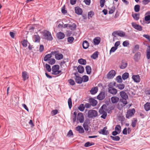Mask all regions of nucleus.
I'll list each match as a JSON object with an SVG mask.
<instances>
[{"label": "nucleus", "instance_id": "obj_1", "mask_svg": "<svg viewBox=\"0 0 150 150\" xmlns=\"http://www.w3.org/2000/svg\"><path fill=\"white\" fill-rule=\"evenodd\" d=\"M120 95L121 97L120 101L123 103V106H125L127 103V99L128 97L127 94L124 91H121L120 92Z\"/></svg>", "mask_w": 150, "mask_h": 150}, {"label": "nucleus", "instance_id": "obj_2", "mask_svg": "<svg viewBox=\"0 0 150 150\" xmlns=\"http://www.w3.org/2000/svg\"><path fill=\"white\" fill-rule=\"evenodd\" d=\"M59 67L58 65H55L53 66L52 68V74L57 75V76H59V73L62 72L61 70H59Z\"/></svg>", "mask_w": 150, "mask_h": 150}, {"label": "nucleus", "instance_id": "obj_3", "mask_svg": "<svg viewBox=\"0 0 150 150\" xmlns=\"http://www.w3.org/2000/svg\"><path fill=\"white\" fill-rule=\"evenodd\" d=\"M98 115V113L97 111L91 110H89L87 113V116L89 118H94L96 117Z\"/></svg>", "mask_w": 150, "mask_h": 150}, {"label": "nucleus", "instance_id": "obj_4", "mask_svg": "<svg viewBox=\"0 0 150 150\" xmlns=\"http://www.w3.org/2000/svg\"><path fill=\"white\" fill-rule=\"evenodd\" d=\"M112 35L114 37H116L117 35L120 37H123L125 36V33L121 30H116L113 32Z\"/></svg>", "mask_w": 150, "mask_h": 150}, {"label": "nucleus", "instance_id": "obj_5", "mask_svg": "<svg viewBox=\"0 0 150 150\" xmlns=\"http://www.w3.org/2000/svg\"><path fill=\"white\" fill-rule=\"evenodd\" d=\"M43 36L44 39L48 40L51 41L53 39L51 33L48 31H46L43 33Z\"/></svg>", "mask_w": 150, "mask_h": 150}, {"label": "nucleus", "instance_id": "obj_6", "mask_svg": "<svg viewBox=\"0 0 150 150\" xmlns=\"http://www.w3.org/2000/svg\"><path fill=\"white\" fill-rule=\"evenodd\" d=\"M135 110L134 108L129 109L127 112L126 117L127 118H129L133 116L135 112Z\"/></svg>", "mask_w": 150, "mask_h": 150}, {"label": "nucleus", "instance_id": "obj_7", "mask_svg": "<svg viewBox=\"0 0 150 150\" xmlns=\"http://www.w3.org/2000/svg\"><path fill=\"white\" fill-rule=\"evenodd\" d=\"M74 79L75 82L78 84H81L83 82L82 78L79 76V74L77 72L74 73Z\"/></svg>", "mask_w": 150, "mask_h": 150}, {"label": "nucleus", "instance_id": "obj_8", "mask_svg": "<svg viewBox=\"0 0 150 150\" xmlns=\"http://www.w3.org/2000/svg\"><path fill=\"white\" fill-rule=\"evenodd\" d=\"M116 74L115 70H112L110 71L107 74V78L108 79H112L113 78Z\"/></svg>", "mask_w": 150, "mask_h": 150}, {"label": "nucleus", "instance_id": "obj_9", "mask_svg": "<svg viewBox=\"0 0 150 150\" xmlns=\"http://www.w3.org/2000/svg\"><path fill=\"white\" fill-rule=\"evenodd\" d=\"M77 120L79 121L80 123H83L84 121V117L82 113L79 112L78 114Z\"/></svg>", "mask_w": 150, "mask_h": 150}, {"label": "nucleus", "instance_id": "obj_10", "mask_svg": "<svg viewBox=\"0 0 150 150\" xmlns=\"http://www.w3.org/2000/svg\"><path fill=\"white\" fill-rule=\"evenodd\" d=\"M131 24L132 26L134 29L140 31L142 30V27L139 25L135 23L132 22Z\"/></svg>", "mask_w": 150, "mask_h": 150}, {"label": "nucleus", "instance_id": "obj_11", "mask_svg": "<svg viewBox=\"0 0 150 150\" xmlns=\"http://www.w3.org/2000/svg\"><path fill=\"white\" fill-rule=\"evenodd\" d=\"M107 127H105L103 129H100L99 131V134L103 135H107L109 134V132L108 130H107Z\"/></svg>", "mask_w": 150, "mask_h": 150}, {"label": "nucleus", "instance_id": "obj_12", "mask_svg": "<svg viewBox=\"0 0 150 150\" xmlns=\"http://www.w3.org/2000/svg\"><path fill=\"white\" fill-rule=\"evenodd\" d=\"M33 39L34 42H38L40 41V38L37 33H36L33 35Z\"/></svg>", "mask_w": 150, "mask_h": 150}, {"label": "nucleus", "instance_id": "obj_13", "mask_svg": "<svg viewBox=\"0 0 150 150\" xmlns=\"http://www.w3.org/2000/svg\"><path fill=\"white\" fill-rule=\"evenodd\" d=\"M134 81L136 83H139L140 81V79L139 75H133L132 77Z\"/></svg>", "mask_w": 150, "mask_h": 150}, {"label": "nucleus", "instance_id": "obj_14", "mask_svg": "<svg viewBox=\"0 0 150 150\" xmlns=\"http://www.w3.org/2000/svg\"><path fill=\"white\" fill-rule=\"evenodd\" d=\"M56 36L58 39H62L64 38L65 35L63 33L60 32L56 34Z\"/></svg>", "mask_w": 150, "mask_h": 150}, {"label": "nucleus", "instance_id": "obj_15", "mask_svg": "<svg viewBox=\"0 0 150 150\" xmlns=\"http://www.w3.org/2000/svg\"><path fill=\"white\" fill-rule=\"evenodd\" d=\"M105 97V92H101L97 96V98L100 100H102L104 99Z\"/></svg>", "mask_w": 150, "mask_h": 150}, {"label": "nucleus", "instance_id": "obj_16", "mask_svg": "<svg viewBox=\"0 0 150 150\" xmlns=\"http://www.w3.org/2000/svg\"><path fill=\"white\" fill-rule=\"evenodd\" d=\"M141 54L139 52H137L134 56V59L136 62H137L140 59Z\"/></svg>", "mask_w": 150, "mask_h": 150}, {"label": "nucleus", "instance_id": "obj_17", "mask_svg": "<svg viewBox=\"0 0 150 150\" xmlns=\"http://www.w3.org/2000/svg\"><path fill=\"white\" fill-rule=\"evenodd\" d=\"M75 13L78 15H81L83 13L82 10L78 7L75 8Z\"/></svg>", "mask_w": 150, "mask_h": 150}, {"label": "nucleus", "instance_id": "obj_18", "mask_svg": "<svg viewBox=\"0 0 150 150\" xmlns=\"http://www.w3.org/2000/svg\"><path fill=\"white\" fill-rule=\"evenodd\" d=\"M22 76L23 81H25L29 78V75L28 73L25 71L23 72L22 73Z\"/></svg>", "mask_w": 150, "mask_h": 150}, {"label": "nucleus", "instance_id": "obj_19", "mask_svg": "<svg viewBox=\"0 0 150 150\" xmlns=\"http://www.w3.org/2000/svg\"><path fill=\"white\" fill-rule=\"evenodd\" d=\"M75 129L80 133H83L84 132L83 128L81 126H78L76 127L75 128Z\"/></svg>", "mask_w": 150, "mask_h": 150}, {"label": "nucleus", "instance_id": "obj_20", "mask_svg": "<svg viewBox=\"0 0 150 150\" xmlns=\"http://www.w3.org/2000/svg\"><path fill=\"white\" fill-rule=\"evenodd\" d=\"M119 100V98L116 96L112 97L111 98V101L113 104L116 103Z\"/></svg>", "mask_w": 150, "mask_h": 150}, {"label": "nucleus", "instance_id": "obj_21", "mask_svg": "<svg viewBox=\"0 0 150 150\" xmlns=\"http://www.w3.org/2000/svg\"><path fill=\"white\" fill-rule=\"evenodd\" d=\"M108 91L109 93L113 95H115L117 92V90L114 88L108 89Z\"/></svg>", "mask_w": 150, "mask_h": 150}, {"label": "nucleus", "instance_id": "obj_22", "mask_svg": "<svg viewBox=\"0 0 150 150\" xmlns=\"http://www.w3.org/2000/svg\"><path fill=\"white\" fill-rule=\"evenodd\" d=\"M89 102L91 105L95 106L97 104V101L95 99L93 98L90 99Z\"/></svg>", "mask_w": 150, "mask_h": 150}, {"label": "nucleus", "instance_id": "obj_23", "mask_svg": "<svg viewBox=\"0 0 150 150\" xmlns=\"http://www.w3.org/2000/svg\"><path fill=\"white\" fill-rule=\"evenodd\" d=\"M100 38L99 37L95 38L93 40V42L95 45H98L100 42Z\"/></svg>", "mask_w": 150, "mask_h": 150}, {"label": "nucleus", "instance_id": "obj_24", "mask_svg": "<svg viewBox=\"0 0 150 150\" xmlns=\"http://www.w3.org/2000/svg\"><path fill=\"white\" fill-rule=\"evenodd\" d=\"M146 57L148 59H150V46H148L146 49Z\"/></svg>", "mask_w": 150, "mask_h": 150}, {"label": "nucleus", "instance_id": "obj_25", "mask_svg": "<svg viewBox=\"0 0 150 150\" xmlns=\"http://www.w3.org/2000/svg\"><path fill=\"white\" fill-rule=\"evenodd\" d=\"M98 91L97 87H95L92 88L90 91V93L92 95H94L97 93Z\"/></svg>", "mask_w": 150, "mask_h": 150}, {"label": "nucleus", "instance_id": "obj_26", "mask_svg": "<svg viewBox=\"0 0 150 150\" xmlns=\"http://www.w3.org/2000/svg\"><path fill=\"white\" fill-rule=\"evenodd\" d=\"M127 62L122 61L121 62V63L120 67L121 69H124L127 67Z\"/></svg>", "mask_w": 150, "mask_h": 150}, {"label": "nucleus", "instance_id": "obj_27", "mask_svg": "<svg viewBox=\"0 0 150 150\" xmlns=\"http://www.w3.org/2000/svg\"><path fill=\"white\" fill-rule=\"evenodd\" d=\"M78 71L80 73L82 74L84 71V69L83 66L81 65H79L77 67Z\"/></svg>", "mask_w": 150, "mask_h": 150}, {"label": "nucleus", "instance_id": "obj_28", "mask_svg": "<svg viewBox=\"0 0 150 150\" xmlns=\"http://www.w3.org/2000/svg\"><path fill=\"white\" fill-rule=\"evenodd\" d=\"M55 57L57 60H60L63 58V55L61 53H57L55 55Z\"/></svg>", "mask_w": 150, "mask_h": 150}, {"label": "nucleus", "instance_id": "obj_29", "mask_svg": "<svg viewBox=\"0 0 150 150\" xmlns=\"http://www.w3.org/2000/svg\"><path fill=\"white\" fill-rule=\"evenodd\" d=\"M144 20L146 21H148L150 20V12H148L145 14Z\"/></svg>", "mask_w": 150, "mask_h": 150}, {"label": "nucleus", "instance_id": "obj_30", "mask_svg": "<svg viewBox=\"0 0 150 150\" xmlns=\"http://www.w3.org/2000/svg\"><path fill=\"white\" fill-rule=\"evenodd\" d=\"M89 46V43L86 40H84L83 42V49H86Z\"/></svg>", "mask_w": 150, "mask_h": 150}, {"label": "nucleus", "instance_id": "obj_31", "mask_svg": "<svg viewBox=\"0 0 150 150\" xmlns=\"http://www.w3.org/2000/svg\"><path fill=\"white\" fill-rule=\"evenodd\" d=\"M86 73L88 74H90L91 72V68L89 66H87L85 68Z\"/></svg>", "mask_w": 150, "mask_h": 150}, {"label": "nucleus", "instance_id": "obj_32", "mask_svg": "<svg viewBox=\"0 0 150 150\" xmlns=\"http://www.w3.org/2000/svg\"><path fill=\"white\" fill-rule=\"evenodd\" d=\"M144 108L146 111L150 110V103H147L144 105Z\"/></svg>", "mask_w": 150, "mask_h": 150}, {"label": "nucleus", "instance_id": "obj_33", "mask_svg": "<svg viewBox=\"0 0 150 150\" xmlns=\"http://www.w3.org/2000/svg\"><path fill=\"white\" fill-rule=\"evenodd\" d=\"M132 16L135 20L137 21L139 19V14L137 13L132 14Z\"/></svg>", "mask_w": 150, "mask_h": 150}, {"label": "nucleus", "instance_id": "obj_34", "mask_svg": "<svg viewBox=\"0 0 150 150\" xmlns=\"http://www.w3.org/2000/svg\"><path fill=\"white\" fill-rule=\"evenodd\" d=\"M116 87L118 89L122 90L125 88V85L123 83L119 84L116 85Z\"/></svg>", "mask_w": 150, "mask_h": 150}, {"label": "nucleus", "instance_id": "obj_35", "mask_svg": "<svg viewBox=\"0 0 150 150\" xmlns=\"http://www.w3.org/2000/svg\"><path fill=\"white\" fill-rule=\"evenodd\" d=\"M52 57V55L49 54H48L45 55L44 58V60L45 61H49L50 58Z\"/></svg>", "mask_w": 150, "mask_h": 150}, {"label": "nucleus", "instance_id": "obj_36", "mask_svg": "<svg viewBox=\"0 0 150 150\" xmlns=\"http://www.w3.org/2000/svg\"><path fill=\"white\" fill-rule=\"evenodd\" d=\"M78 62L80 64L82 65H85L86 63V60L82 59H79Z\"/></svg>", "mask_w": 150, "mask_h": 150}, {"label": "nucleus", "instance_id": "obj_37", "mask_svg": "<svg viewBox=\"0 0 150 150\" xmlns=\"http://www.w3.org/2000/svg\"><path fill=\"white\" fill-rule=\"evenodd\" d=\"M110 137L112 140L114 141H118L120 140V138L118 136L114 137L110 136Z\"/></svg>", "mask_w": 150, "mask_h": 150}, {"label": "nucleus", "instance_id": "obj_38", "mask_svg": "<svg viewBox=\"0 0 150 150\" xmlns=\"http://www.w3.org/2000/svg\"><path fill=\"white\" fill-rule=\"evenodd\" d=\"M116 83L115 82H111L108 85V89L113 88V87L115 86Z\"/></svg>", "mask_w": 150, "mask_h": 150}, {"label": "nucleus", "instance_id": "obj_39", "mask_svg": "<svg viewBox=\"0 0 150 150\" xmlns=\"http://www.w3.org/2000/svg\"><path fill=\"white\" fill-rule=\"evenodd\" d=\"M129 76V74L127 72H125L123 74L122 76V79L124 80L126 79L127 78H128Z\"/></svg>", "mask_w": 150, "mask_h": 150}, {"label": "nucleus", "instance_id": "obj_40", "mask_svg": "<svg viewBox=\"0 0 150 150\" xmlns=\"http://www.w3.org/2000/svg\"><path fill=\"white\" fill-rule=\"evenodd\" d=\"M115 131L120 133L121 131V127L120 125H117L115 128Z\"/></svg>", "mask_w": 150, "mask_h": 150}, {"label": "nucleus", "instance_id": "obj_41", "mask_svg": "<svg viewBox=\"0 0 150 150\" xmlns=\"http://www.w3.org/2000/svg\"><path fill=\"white\" fill-rule=\"evenodd\" d=\"M78 109L81 111H83L85 109V106L83 104H80L78 107Z\"/></svg>", "mask_w": 150, "mask_h": 150}, {"label": "nucleus", "instance_id": "obj_42", "mask_svg": "<svg viewBox=\"0 0 150 150\" xmlns=\"http://www.w3.org/2000/svg\"><path fill=\"white\" fill-rule=\"evenodd\" d=\"M140 6L139 5H136L134 7V10L135 12H138L140 10Z\"/></svg>", "mask_w": 150, "mask_h": 150}, {"label": "nucleus", "instance_id": "obj_43", "mask_svg": "<svg viewBox=\"0 0 150 150\" xmlns=\"http://www.w3.org/2000/svg\"><path fill=\"white\" fill-rule=\"evenodd\" d=\"M98 52L96 51L91 56V57L93 59H95L98 57Z\"/></svg>", "mask_w": 150, "mask_h": 150}, {"label": "nucleus", "instance_id": "obj_44", "mask_svg": "<svg viewBox=\"0 0 150 150\" xmlns=\"http://www.w3.org/2000/svg\"><path fill=\"white\" fill-rule=\"evenodd\" d=\"M83 81L84 82H86L88 80V77L86 75H84L83 76Z\"/></svg>", "mask_w": 150, "mask_h": 150}, {"label": "nucleus", "instance_id": "obj_45", "mask_svg": "<svg viewBox=\"0 0 150 150\" xmlns=\"http://www.w3.org/2000/svg\"><path fill=\"white\" fill-rule=\"evenodd\" d=\"M28 42L27 40H23L21 42L22 45L24 47H26L27 46Z\"/></svg>", "mask_w": 150, "mask_h": 150}, {"label": "nucleus", "instance_id": "obj_46", "mask_svg": "<svg viewBox=\"0 0 150 150\" xmlns=\"http://www.w3.org/2000/svg\"><path fill=\"white\" fill-rule=\"evenodd\" d=\"M69 107L70 109L72 106V103L71 101V98H69L68 99V101Z\"/></svg>", "mask_w": 150, "mask_h": 150}, {"label": "nucleus", "instance_id": "obj_47", "mask_svg": "<svg viewBox=\"0 0 150 150\" xmlns=\"http://www.w3.org/2000/svg\"><path fill=\"white\" fill-rule=\"evenodd\" d=\"M55 60L54 59L52 58L48 61V63L50 65H53L55 63Z\"/></svg>", "mask_w": 150, "mask_h": 150}, {"label": "nucleus", "instance_id": "obj_48", "mask_svg": "<svg viewBox=\"0 0 150 150\" xmlns=\"http://www.w3.org/2000/svg\"><path fill=\"white\" fill-rule=\"evenodd\" d=\"M94 15V13L92 11H90L88 13V18L90 19L91 18L92 16Z\"/></svg>", "mask_w": 150, "mask_h": 150}, {"label": "nucleus", "instance_id": "obj_49", "mask_svg": "<svg viewBox=\"0 0 150 150\" xmlns=\"http://www.w3.org/2000/svg\"><path fill=\"white\" fill-rule=\"evenodd\" d=\"M76 25L75 23H73L69 25V27L71 29L73 30L76 28Z\"/></svg>", "mask_w": 150, "mask_h": 150}, {"label": "nucleus", "instance_id": "obj_50", "mask_svg": "<svg viewBox=\"0 0 150 150\" xmlns=\"http://www.w3.org/2000/svg\"><path fill=\"white\" fill-rule=\"evenodd\" d=\"M116 80L117 82L120 83L122 82V79L120 76H118L116 77Z\"/></svg>", "mask_w": 150, "mask_h": 150}, {"label": "nucleus", "instance_id": "obj_51", "mask_svg": "<svg viewBox=\"0 0 150 150\" xmlns=\"http://www.w3.org/2000/svg\"><path fill=\"white\" fill-rule=\"evenodd\" d=\"M45 66L48 72H50L51 70L50 66L47 64H46Z\"/></svg>", "mask_w": 150, "mask_h": 150}, {"label": "nucleus", "instance_id": "obj_52", "mask_svg": "<svg viewBox=\"0 0 150 150\" xmlns=\"http://www.w3.org/2000/svg\"><path fill=\"white\" fill-rule=\"evenodd\" d=\"M129 45V42L128 41L126 40L123 42L122 45L125 47H127Z\"/></svg>", "mask_w": 150, "mask_h": 150}, {"label": "nucleus", "instance_id": "obj_53", "mask_svg": "<svg viewBox=\"0 0 150 150\" xmlns=\"http://www.w3.org/2000/svg\"><path fill=\"white\" fill-rule=\"evenodd\" d=\"M94 144V143L91 144L89 142H87L84 144V146L85 147H88L92 145H93Z\"/></svg>", "mask_w": 150, "mask_h": 150}, {"label": "nucleus", "instance_id": "obj_54", "mask_svg": "<svg viewBox=\"0 0 150 150\" xmlns=\"http://www.w3.org/2000/svg\"><path fill=\"white\" fill-rule=\"evenodd\" d=\"M68 82L72 86H74L75 84V81L72 79H70L69 80Z\"/></svg>", "mask_w": 150, "mask_h": 150}, {"label": "nucleus", "instance_id": "obj_55", "mask_svg": "<svg viewBox=\"0 0 150 150\" xmlns=\"http://www.w3.org/2000/svg\"><path fill=\"white\" fill-rule=\"evenodd\" d=\"M74 39V38L72 37H69L67 38L68 41L70 43H71L73 42Z\"/></svg>", "mask_w": 150, "mask_h": 150}, {"label": "nucleus", "instance_id": "obj_56", "mask_svg": "<svg viewBox=\"0 0 150 150\" xmlns=\"http://www.w3.org/2000/svg\"><path fill=\"white\" fill-rule=\"evenodd\" d=\"M83 127H84L85 130L88 131V125L86 122H84L83 124Z\"/></svg>", "mask_w": 150, "mask_h": 150}, {"label": "nucleus", "instance_id": "obj_57", "mask_svg": "<svg viewBox=\"0 0 150 150\" xmlns=\"http://www.w3.org/2000/svg\"><path fill=\"white\" fill-rule=\"evenodd\" d=\"M115 11V7H112V8L109 11V14L112 13Z\"/></svg>", "mask_w": 150, "mask_h": 150}, {"label": "nucleus", "instance_id": "obj_58", "mask_svg": "<svg viewBox=\"0 0 150 150\" xmlns=\"http://www.w3.org/2000/svg\"><path fill=\"white\" fill-rule=\"evenodd\" d=\"M99 112L100 114H103L107 113L103 109V106H102L101 108L99 110Z\"/></svg>", "mask_w": 150, "mask_h": 150}, {"label": "nucleus", "instance_id": "obj_59", "mask_svg": "<svg viewBox=\"0 0 150 150\" xmlns=\"http://www.w3.org/2000/svg\"><path fill=\"white\" fill-rule=\"evenodd\" d=\"M105 0H100V6L101 8L103 7L105 2Z\"/></svg>", "mask_w": 150, "mask_h": 150}, {"label": "nucleus", "instance_id": "obj_60", "mask_svg": "<svg viewBox=\"0 0 150 150\" xmlns=\"http://www.w3.org/2000/svg\"><path fill=\"white\" fill-rule=\"evenodd\" d=\"M117 47H112L110 51V53L114 52L117 49Z\"/></svg>", "mask_w": 150, "mask_h": 150}, {"label": "nucleus", "instance_id": "obj_61", "mask_svg": "<svg viewBox=\"0 0 150 150\" xmlns=\"http://www.w3.org/2000/svg\"><path fill=\"white\" fill-rule=\"evenodd\" d=\"M150 2V0H143L142 1V3L143 4L146 5L147 4Z\"/></svg>", "mask_w": 150, "mask_h": 150}, {"label": "nucleus", "instance_id": "obj_62", "mask_svg": "<svg viewBox=\"0 0 150 150\" xmlns=\"http://www.w3.org/2000/svg\"><path fill=\"white\" fill-rule=\"evenodd\" d=\"M137 121V120H135L134 121L132 122V125L133 127H134L136 126Z\"/></svg>", "mask_w": 150, "mask_h": 150}, {"label": "nucleus", "instance_id": "obj_63", "mask_svg": "<svg viewBox=\"0 0 150 150\" xmlns=\"http://www.w3.org/2000/svg\"><path fill=\"white\" fill-rule=\"evenodd\" d=\"M61 11L64 14H65L67 13V11L65 10L64 6L62 8Z\"/></svg>", "mask_w": 150, "mask_h": 150}, {"label": "nucleus", "instance_id": "obj_64", "mask_svg": "<svg viewBox=\"0 0 150 150\" xmlns=\"http://www.w3.org/2000/svg\"><path fill=\"white\" fill-rule=\"evenodd\" d=\"M84 1L86 5H90L91 3L90 0H84Z\"/></svg>", "mask_w": 150, "mask_h": 150}]
</instances>
